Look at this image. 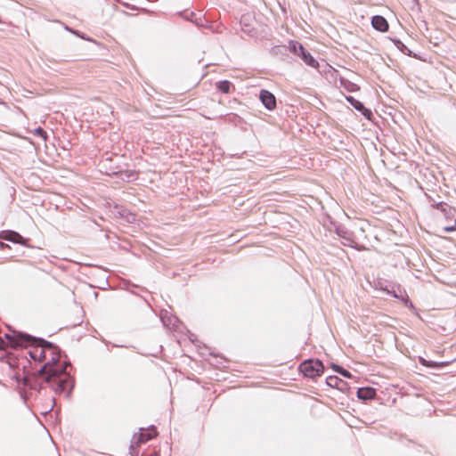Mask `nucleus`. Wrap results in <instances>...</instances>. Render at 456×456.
Segmentation results:
<instances>
[{
    "instance_id": "f257e3e1",
    "label": "nucleus",
    "mask_w": 456,
    "mask_h": 456,
    "mask_svg": "<svg viewBox=\"0 0 456 456\" xmlns=\"http://www.w3.org/2000/svg\"><path fill=\"white\" fill-rule=\"evenodd\" d=\"M12 348H25L8 364L12 370L21 369L22 374L15 372L12 379L17 384L20 398L26 403L33 395L36 397L49 387L55 395L64 394L69 398L75 387V377L67 354L61 348L43 338L8 328L4 333Z\"/></svg>"
},
{
    "instance_id": "f03ea898",
    "label": "nucleus",
    "mask_w": 456,
    "mask_h": 456,
    "mask_svg": "<svg viewBox=\"0 0 456 456\" xmlns=\"http://www.w3.org/2000/svg\"><path fill=\"white\" fill-rule=\"evenodd\" d=\"M297 370L305 378L315 380L324 374L325 367L320 359L308 358L298 365Z\"/></svg>"
},
{
    "instance_id": "7ed1b4c3",
    "label": "nucleus",
    "mask_w": 456,
    "mask_h": 456,
    "mask_svg": "<svg viewBox=\"0 0 456 456\" xmlns=\"http://www.w3.org/2000/svg\"><path fill=\"white\" fill-rule=\"evenodd\" d=\"M288 49L293 54L298 56L305 65L319 69L318 61L312 55V53L298 41L289 40L288 43Z\"/></svg>"
},
{
    "instance_id": "20e7f679",
    "label": "nucleus",
    "mask_w": 456,
    "mask_h": 456,
    "mask_svg": "<svg viewBox=\"0 0 456 456\" xmlns=\"http://www.w3.org/2000/svg\"><path fill=\"white\" fill-rule=\"evenodd\" d=\"M0 239L4 240H7L10 242H12L14 244H20L24 247L29 248V239L23 237L21 234H20L18 232L12 231V230H6L2 231L0 232Z\"/></svg>"
},
{
    "instance_id": "39448f33",
    "label": "nucleus",
    "mask_w": 456,
    "mask_h": 456,
    "mask_svg": "<svg viewBox=\"0 0 456 456\" xmlns=\"http://www.w3.org/2000/svg\"><path fill=\"white\" fill-rule=\"evenodd\" d=\"M158 434L156 427L154 425H151L147 428H141L139 435L137 436L134 434L133 438H136L135 444L138 445L139 444L146 443L155 438Z\"/></svg>"
},
{
    "instance_id": "423d86ee",
    "label": "nucleus",
    "mask_w": 456,
    "mask_h": 456,
    "mask_svg": "<svg viewBox=\"0 0 456 456\" xmlns=\"http://www.w3.org/2000/svg\"><path fill=\"white\" fill-rule=\"evenodd\" d=\"M346 100L350 105L354 108L357 111H359L366 119L371 120L374 116L373 112L370 109L365 107L363 102L355 99L354 96L348 95L346 96Z\"/></svg>"
},
{
    "instance_id": "0eeeda50",
    "label": "nucleus",
    "mask_w": 456,
    "mask_h": 456,
    "mask_svg": "<svg viewBox=\"0 0 456 456\" xmlns=\"http://www.w3.org/2000/svg\"><path fill=\"white\" fill-rule=\"evenodd\" d=\"M259 100L265 108L268 110L276 109L277 102L275 95L267 89H261L259 92Z\"/></svg>"
},
{
    "instance_id": "6e6552de",
    "label": "nucleus",
    "mask_w": 456,
    "mask_h": 456,
    "mask_svg": "<svg viewBox=\"0 0 456 456\" xmlns=\"http://www.w3.org/2000/svg\"><path fill=\"white\" fill-rule=\"evenodd\" d=\"M327 386H329L331 388H337L339 391L342 392H348L350 389V386L348 383L338 376L335 375H330L326 378L325 380Z\"/></svg>"
},
{
    "instance_id": "1a4fd4ad",
    "label": "nucleus",
    "mask_w": 456,
    "mask_h": 456,
    "mask_svg": "<svg viewBox=\"0 0 456 456\" xmlns=\"http://www.w3.org/2000/svg\"><path fill=\"white\" fill-rule=\"evenodd\" d=\"M356 396L360 401L366 403L373 400L377 396V389L372 387H358Z\"/></svg>"
},
{
    "instance_id": "9d476101",
    "label": "nucleus",
    "mask_w": 456,
    "mask_h": 456,
    "mask_svg": "<svg viewBox=\"0 0 456 456\" xmlns=\"http://www.w3.org/2000/svg\"><path fill=\"white\" fill-rule=\"evenodd\" d=\"M380 287L379 289L384 291L387 295L394 297L398 298L400 294L403 293L404 289L402 288L400 284L392 283L383 285L382 283H379Z\"/></svg>"
},
{
    "instance_id": "9b49d317",
    "label": "nucleus",
    "mask_w": 456,
    "mask_h": 456,
    "mask_svg": "<svg viewBox=\"0 0 456 456\" xmlns=\"http://www.w3.org/2000/svg\"><path fill=\"white\" fill-rule=\"evenodd\" d=\"M372 28L379 32H387L389 28L387 20L381 15H374L371 17Z\"/></svg>"
},
{
    "instance_id": "f8f14e48",
    "label": "nucleus",
    "mask_w": 456,
    "mask_h": 456,
    "mask_svg": "<svg viewBox=\"0 0 456 456\" xmlns=\"http://www.w3.org/2000/svg\"><path fill=\"white\" fill-rule=\"evenodd\" d=\"M114 175L118 178L122 180L123 182H132L137 179L138 177V172L135 170H118L114 173Z\"/></svg>"
},
{
    "instance_id": "ddd939ff",
    "label": "nucleus",
    "mask_w": 456,
    "mask_h": 456,
    "mask_svg": "<svg viewBox=\"0 0 456 456\" xmlns=\"http://www.w3.org/2000/svg\"><path fill=\"white\" fill-rule=\"evenodd\" d=\"M454 361H455V359L451 360V361L436 362V361H431V360H426L423 357H419V362L421 365L428 367V368L436 369V370H440L443 367L449 365L450 363H452Z\"/></svg>"
},
{
    "instance_id": "4468645a",
    "label": "nucleus",
    "mask_w": 456,
    "mask_h": 456,
    "mask_svg": "<svg viewBox=\"0 0 456 456\" xmlns=\"http://www.w3.org/2000/svg\"><path fill=\"white\" fill-rule=\"evenodd\" d=\"M117 208V216L122 219H124L126 223L134 224L136 221V216L134 213L129 211L125 208Z\"/></svg>"
},
{
    "instance_id": "2eb2a0df",
    "label": "nucleus",
    "mask_w": 456,
    "mask_h": 456,
    "mask_svg": "<svg viewBox=\"0 0 456 456\" xmlns=\"http://www.w3.org/2000/svg\"><path fill=\"white\" fill-rule=\"evenodd\" d=\"M215 86L216 90L225 94H231L235 89L233 84L227 79L219 80Z\"/></svg>"
},
{
    "instance_id": "dca6fc26",
    "label": "nucleus",
    "mask_w": 456,
    "mask_h": 456,
    "mask_svg": "<svg viewBox=\"0 0 456 456\" xmlns=\"http://www.w3.org/2000/svg\"><path fill=\"white\" fill-rule=\"evenodd\" d=\"M391 41L394 43L395 46L403 54L414 58L417 56V54L409 49L399 38L394 37L391 38Z\"/></svg>"
},
{
    "instance_id": "f3484780",
    "label": "nucleus",
    "mask_w": 456,
    "mask_h": 456,
    "mask_svg": "<svg viewBox=\"0 0 456 456\" xmlns=\"http://www.w3.org/2000/svg\"><path fill=\"white\" fill-rule=\"evenodd\" d=\"M339 84L340 86H342L347 92L353 93L360 90V86L342 77H339Z\"/></svg>"
},
{
    "instance_id": "a211bd4d",
    "label": "nucleus",
    "mask_w": 456,
    "mask_h": 456,
    "mask_svg": "<svg viewBox=\"0 0 456 456\" xmlns=\"http://www.w3.org/2000/svg\"><path fill=\"white\" fill-rule=\"evenodd\" d=\"M330 367H331V369H332L335 372H337V373L340 374V375H341L342 377H344V378H346V379H352V378L354 377V376H353V374H352L349 370H346V369H345L343 366H341V365H339V364H338V363H334V362H332V363L330 364Z\"/></svg>"
},
{
    "instance_id": "6ab92c4d",
    "label": "nucleus",
    "mask_w": 456,
    "mask_h": 456,
    "mask_svg": "<svg viewBox=\"0 0 456 456\" xmlns=\"http://www.w3.org/2000/svg\"><path fill=\"white\" fill-rule=\"evenodd\" d=\"M397 299L400 300L404 305L405 307H407V308H409V309H411V310H412L414 312L417 311V309L414 306L413 303L409 298L405 289L403 291V293L400 294V296H399V297Z\"/></svg>"
},
{
    "instance_id": "aec40b11",
    "label": "nucleus",
    "mask_w": 456,
    "mask_h": 456,
    "mask_svg": "<svg viewBox=\"0 0 456 456\" xmlns=\"http://www.w3.org/2000/svg\"><path fill=\"white\" fill-rule=\"evenodd\" d=\"M69 32L83 40L93 42L94 44L97 45L98 46H101V43L97 42L94 38L90 37L89 36L86 35L85 33H83L77 29H70Z\"/></svg>"
},
{
    "instance_id": "412c9836",
    "label": "nucleus",
    "mask_w": 456,
    "mask_h": 456,
    "mask_svg": "<svg viewBox=\"0 0 456 456\" xmlns=\"http://www.w3.org/2000/svg\"><path fill=\"white\" fill-rule=\"evenodd\" d=\"M432 208L440 210L441 212H450L452 213L453 211V207L440 201V202H435L432 204Z\"/></svg>"
},
{
    "instance_id": "4be33fe9",
    "label": "nucleus",
    "mask_w": 456,
    "mask_h": 456,
    "mask_svg": "<svg viewBox=\"0 0 456 456\" xmlns=\"http://www.w3.org/2000/svg\"><path fill=\"white\" fill-rule=\"evenodd\" d=\"M33 134L42 138L44 141H46L47 137H48L46 131L44 128H42L41 126L36 127L33 130Z\"/></svg>"
},
{
    "instance_id": "5701e85b",
    "label": "nucleus",
    "mask_w": 456,
    "mask_h": 456,
    "mask_svg": "<svg viewBox=\"0 0 456 456\" xmlns=\"http://www.w3.org/2000/svg\"><path fill=\"white\" fill-rule=\"evenodd\" d=\"M335 232L337 233L338 236H339L340 238L342 239H345V240H350V239L347 237V232L346 230L342 227V226H337L335 228Z\"/></svg>"
},
{
    "instance_id": "b1692460",
    "label": "nucleus",
    "mask_w": 456,
    "mask_h": 456,
    "mask_svg": "<svg viewBox=\"0 0 456 456\" xmlns=\"http://www.w3.org/2000/svg\"><path fill=\"white\" fill-rule=\"evenodd\" d=\"M444 232L450 233L456 231V219L454 220V224L452 225H446L443 228Z\"/></svg>"
},
{
    "instance_id": "393cba45",
    "label": "nucleus",
    "mask_w": 456,
    "mask_h": 456,
    "mask_svg": "<svg viewBox=\"0 0 456 456\" xmlns=\"http://www.w3.org/2000/svg\"><path fill=\"white\" fill-rule=\"evenodd\" d=\"M443 213H444V217L446 219H451V218H452L454 216V214L456 213V208H453V211L452 213H450V212H448V213L447 212H443Z\"/></svg>"
},
{
    "instance_id": "a878e982",
    "label": "nucleus",
    "mask_w": 456,
    "mask_h": 456,
    "mask_svg": "<svg viewBox=\"0 0 456 456\" xmlns=\"http://www.w3.org/2000/svg\"><path fill=\"white\" fill-rule=\"evenodd\" d=\"M282 50L286 52V51H287V48H286L285 46H278L277 51H276V53H282Z\"/></svg>"
},
{
    "instance_id": "bb28decb",
    "label": "nucleus",
    "mask_w": 456,
    "mask_h": 456,
    "mask_svg": "<svg viewBox=\"0 0 456 456\" xmlns=\"http://www.w3.org/2000/svg\"><path fill=\"white\" fill-rule=\"evenodd\" d=\"M5 248H10L8 244L0 241V248L4 249Z\"/></svg>"
},
{
    "instance_id": "cd10ccee",
    "label": "nucleus",
    "mask_w": 456,
    "mask_h": 456,
    "mask_svg": "<svg viewBox=\"0 0 456 456\" xmlns=\"http://www.w3.org/2000/svg\"><path fill=\"white\" fill-rule=\"evenodd\" d=\"M130 450H131V452H130L131 456H136L138 454V452H136L135 453L133 452L134 451V444H133L130 445Z\"/></svg>"
},
{
    "instance_id": "c85d7f7f",
    "label": "nucleus",
    "mask_w": 456,
    "mask_h": 456,
    "mask_svg": "<svg viewBox=\"0 0 456 456\" xmlns=\"http://www.w3.org/2000/svg\"><path fill=\"white\" fill-rule=\"evenodd\" d=\"M51 400H52L53 403L51 404L50 410H52L54 406L55 397L52 396Z\"/></svg>"
},
{
    "instance_id": "c756f323",
    "label": "nucleus",
    "mask_w": 456,
    "mask_h": 456,
    "mask_svg": "<svg viewBox=\"0 0 456 456\" xmlns=\"http://www.w3.org/2000/svg\"><path fill=\"white\" fill-rule=\"evenodd\" d=\"M65 29L69 31L70 29H72L71 28H69V26H65Z\"/></svg>"
},
{
    "instance_id": "7c9ffc66",
    "label": "nucleus",
    "mask_w": 456,
    "mask_h": 456,
    "mask_svg": "<svg viewBox=\"0 0 456 456\" xmlns=\"http://www.w3.org/2000/svg\"><path fill=\"white\" fill-rule=\"evenodd\" d=\"M190 16H191V17L194 16V12H191L190 13Z\"/></svg>"
}]
</instances>
